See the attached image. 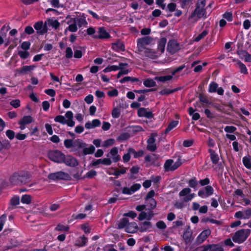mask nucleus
<instances>
[{"instance_id":"61","label":"nucleus","mask_w":251,"mask_h":251,"mask_svg":"<svg viewBox=\"0 0 251 251\" xmlns=\"http://www.w3.org/2000/svg\"><path fill=\"white\" fill-rule=\"evenodd\" d=\"M126 173V169L125 168H122L120 170H116L113 173V175L115 176L117 178L121 174H125Z\"/></svg>"},{"instance_id":"64","label":"nucleus","mask_w":251,"mask_h":251,"mask_svg":"<svg viewBox=\"0 0 251 251\" xmlns=\"http://www.w3.org/2000/svg\"><path fill=\"white\" fill-rule=\"evenodd\" d=\"M243 212L244 219H249L251 217V208H249Z\"/></svg>"},{"instance_id":"8","label":"nucleus","mask_w":251,"mask_h":251,"mask_svg":"<svg viewBox=\"0 0 251 251\" xmlns=\"http://www.w3.org/2000/svg\"><path fill=\"white\" fill-rule=\"evenodd\" d=\"M156 132L151 133L149 138L147 141V150L151 152L155 151L157 149V146L155 143V137L157 136Z\"/></svg>"},{"instance_id":"17","label":"nucleus","mask_w":251,"mask_h":251,"mask_svg":"<svg viewBox=\"0 0 251 251\" xmlns=\"http://www.w3.org/2000/svg\"><path fill=\"white\" fill-rule=\"evenodd\" d=\"M87 146V144L80 139H77L74 140L73 145V151H77Z\"/></svg>"},{"instance_id":"9","label":"nucleus","mask_w":251,"mask_h":251,"mask_svg":"<svg viewBox=\"0 0 251 251\" xmlns=\"http://www.w3.org/2000/svg\"><path fill=\"white\" fill-rule=\"evenodd\" d=\"M34 27L37 31V34L39 35H43L48 31L47 22L44 24L42 21H38L35 23Z\"/></svg>"},{"instance_id":"55","label":"nucleus","mask_w":251,"mask_h":251,"mask_svg":"<svg viewBox=\"0 0 251 251\" xmlns=\"http://www.w3.org/2000/svg\"><path fill=\"white\" fill-rule=\"evenodd\" d=\"M206 196L209 197L213 194L214 189L211 186H206L204 187Z\"/></svg>"},{"instance_id":"38","label":"nucleus","mask_w":251,"mask_h":251,"mask_svg":"<svg viewBox=\"0 0 251 251\" xmlns=\"http://www.w3.org/2000/svg\"><path fill=\"white\" fill-rule=\"evenodd\" d=\"M128 152L129 153H131V154H134V157L135 158H138L139 157L142 156L144 154V151L142 150H140L138 151H136L133 148H129L128 149Z\"/></svg>"},{"instance_id":"63","label":"nucleus","mask_w":251,"mask_h":251,"mask_svg":"<svg viewBox=\"0 0 251 251\" xmlns=\"http://www.w3.org/2000/svg\"><path fill=\"white\" fill-rule=\"evenodd\" d=\"M97 175V173L95 170H91L90 171H89L87 172L85 175V176L84 177H88L89 178H92L95 176Z\"/></svg>"},{"instance_id":"24","label":"nucleus","mask_w":251,"mask_h":251,"mask_svg":"<svg viewBox=\"0 0 251 251\" xmlns=\"http://www.w3.org/2000/svg\"><path fill=\"white\" fill-rule=\"evenodd\" d=\"M100 124L101 122L99 119H94L91 122L89 121L87 122L85 127L86 129H92L100 126Z\"/></svg>"},{"instance_id":"43","label":"nucleus","mask_w":251,"mask_h":251,"mask_svg":"<svg viewBox=\"0 0 251 251\" xmlns=\"http://www.w3.org/2000/svg\"><path fill=\"white\" fill-rule=\"evenodd\" d=\"M189 186L192 188L196 189L198 185V181L196 177H193L188 181Z\"/></svg>"},{"instance_id":"57","label":"nucleus","mask_w":251,"mask_h":251,"mask_svg":"<svg viewBox=\"0 0 251 251\" xmlns=\"http://www.w3.org/2000/svg\"><path fill=\"white\" fill-rule=\"evenodd\" d=\"M18 55L22 59H25L27 58L29 56V53L26 50H20L18 51Z\"/></svg>"},{"instance_id":"19","label":"nucleus","mask_w":251,"mask_h":251,"mask_svg":"<svg viewBox=\"0 0 251 251\" xmlns=\"http://www.w3.org/2000/svg\"><path fill=\"white\" fill-rule=\"evenodd\" d=\"M88 238L84 235L78 237L75 241V246L77 247H83L87 245Z\"/></svg>"},{"instance_id":"21","label":"nucleus","mask_w":251,"mask_h":251,"mask_svg":"<svg viewBox=\"0 0 251 251\" xmlns=\"http://www.w3.org/2000/svg\"><path fill=\"white\" fill-rule=\"evenodd\" d=\"M151 227V223L149 221H146L141 223L139 226H138V230L141 232L149 231Z\"/></svg>"},{"instance_id":"7","label":"nucleus","mask_w":251,"mask_h":251,"mask_svg":"<svg viewBox=\"0 0 251 251\" xmlns=\"http://www.w3.org/2000/svg\"><path fill=\"white\" fill-rule=\"evenodd\" d=\"M153 41V38L149 36H144L137 39V48L140 52H143L146 49V46L151 44Z\"/></svg>"},{"instance_id":"36","label":"nucleus","mask_w":251,"mask_h":251,"mask_svg":"<svg viewBox=\"0 0 251 251\" xmlns=\"http://www.w3.org/2000/svg\"><path fill=\"white\" fill-rule=\"evenodd\" d=\"M174 161L172 159H168L165 162L164 167L166 172L172 171V166Z\"/></svg>"},{"instance_id":"41","label":"nucleus","mask_w":251,"mask_h":251,"mask_svg":"<svg viewBox=\"0 0 251 251\" xmlns=\"http://www.w3.org/2000/svg\"><path fill=\"white\" fill-rule=\"evenodd\" d=\"M70 227L69 226H64L62 224H58L55 228V230L59 231L67 232L69 230Z\"/></svg>"},{"instance_id":"14","label":"nucleus","mask_w":251,"mask_h":251,"mask_svg":"<svg viewBox=\"0 0 251 251\" xmlns=\"http://www.w3.org/2000/svg\"><path fill=\"white\" fill-rule=\"evenodd\" d=\"M106 156L108 157H111L114 162H117L121 159V157L118 154V149L117 147L113 148Z\"/></svg>"},{"instance_id":"53","label":"nucleus","mask_w":251,"mask_h":251,"mask_svg":"<svg viewBox=\"0 0 251 251\" xmlns=\"http://www.w3.org/2000/svg\"><path fill=\"white\" fill-rule=\"evenodd\" d=\"M121 114L120 109L119 108H114L111 113V115L113 118H118L120 117Z\"/></svg>"},{"instance_id":"34","label":"nucleus","mask_w":251,"mask_h":251,"mask_svg":"<svg viewBox=\"0 0 251 251\" xmlns=\"http://www.w3.org/2000/svg\"><path fill=\"white\" fill-rule=\"evenodd\" d=\"M143 84L147 87H152L156 85L155 81L151 78L145 79L143 82Z\"/></svg>"},{"instance_id":"59","label":"nucleus","mask_w":251,"mask_h":251,"mask_svg":"<svg viewBox=\"0 0 251 251\" xmlns=\"http://www.w3.org/2000/svg\"><path fill=\"white\" fill-rule=\"evenodd\" d=\"M10 104L15 108H17L20 106L21 102L18 99L13 100L10 101Z\"/></svg>"},{"instance_id":"25","label":"nucleus","mask_w":251,"mask_h":251,"mask_svg":"<svg viewBox=\"0 0 251 251\" xmlns=\"http://www.w3.org/2000/svg\"><path fill=\"white\" fill-rule=\"evenodd\" d=\"M142 52L145 56L151 59H155L158 56L156 51L150 49L146 48Z\"/></svg>"},{"instance_id":"31","label":"nucleus","mask_w":251,"mask_h":251,"mask_svg":"<svg viewBox=\"0 0 251 251\" xmlns=\"http://www.w3.org/2000/svg\"><path fill=\"white\" fill-rule=\"evenodd\" d=\"M167 39L165 38L160 39L158 43V50L161 52H163L166 44Z\"/></svg>"},{"instance_id":"29","label":"nucleus","mask_w":251,"mask_h":251,"mask_svg":"<svg viewBox=\"0 0 251 251\" xmlns=\"http://www.w3.org/2000/svg\"><path fill=\"white\" fill-rule=\"evenodd\" d=\"M233 61H235L236 62V65H237L236 66H238L239 67V68L240 69L241 73L244 74L245 75L248 74L247 68L245 64H244L242 62H241L239 60L234 59Z\"/></svg>"},{"instance_id":"62","label":"nucleus","mask_w":251,"mask_h":251,"mask_svg":"<svg viewBox=\"0 0 251 251\" xmlns=\"http://www.w3.org/2000/svg\"><path fill=\"white\" fill-rule=\"evenodd\" d=\"M141 187V186L140 184L136 183V184L132 185L130 187V190L131 191V193L133 194L134 192H135L136 191H137V190H138L139 189H140Z\"/></svg>"},{"instance_id":"51","label":"nucleus","mask_w":251,"mask_h":251,"mask_svg":"<svg viewBox=\"0 0 251 251\" xmlns=\"http://www.w3.org/2000/svg\"><path fill=\"white\" fill-rule=\"evenodd\" d=\"M218 87V85L215 82H212L209 84L208 92L209 93H214Z\"/></svg>"},{"instance_id":"10","label":"nucleus","mask_w":251,"mask_h":251,"mask_svg":"<svg viewBox=\"0 0 251 251\" xmlns=\"http://www.w3.org/2000/svg\"><path fill=\"white\" fill-rule=\"evenodd\" d=\"M110 37L104 27H100L98 28V31L96 35H94L93 38L94 39H108Z\"/></svg>"},{"instance_id":"58","label":"nucleus","mask_w":251,"mask_h":251,"mask_svg":"<svg viewBox=\"0 0 251 251\" xmlns=\"http://www.w3.org/2000/svg\"><path fill=\"white\" fill-rule=\"evenodd\" d=\"M209 251H224V250L219 244H212V249Z\"/></svg>"},{"instance_id":"60","label":"nucleus","mask_w":251,"mask_h":251,"mask_svg":"<svg viewBox=\"0 0 251 251\" xmlns=\"http://www.w3.org/2000/svg\"><path fill=\"white\" fill-rule=\"evenodd\" d=\"M236 129V127L234 126H226L224 128L226 132L230 133H234Z\"/></svg>"},{"instance_id":"35","label":"nucleus","mask_w":251,"mask_h":251,"mask_svg":"<svg viewBox=\"0 0 251 251\" xmlns=\"http://www.w3.org/2000/svg\"><path fill=\"white\" fill-rule=\"evenodd\" d=\"M48 25L55 29H57L60 26V23L57 20L49 19L47 20Z\"/></svg>"},{"instance_id":"49","label":"nucleus","mask_w":251,"mask_h":251,"mask_svg":"<svg viewBox=\"0 0 251 251\" xmlns=\"http://www.w3.org/2000/svg\"><path fill=\"white\" fill-rule=\"evenodd\" d=\"M191 190L189 188H185L183 189L179 193V196L180 197H186L187 196H188L189 194L191 193Z\"/></svg>"},{"instance_id":"33","label":"nucleus","mask_w":251,"mask_h":251,"mask_svg":"<svg viewBox=\"0 0 251 251\" xmlns=\"http://www.w3.org/2000/svg\"><path fill=\"white\" fill-rule=\"evenodd\" d=\"M178 124V121H172L168 125V127L165 130L164 133L165 134H168L171 130H172L173 128L176 127L177 125Z\"/></svg>"},{"instance_id":"56","label":"nucleus","mask_w":251,"mask_h":251,"mask_svg":"<svg viewBox=\"0 0 251 251\" xmlns=\"http://www.w3.org/2000/svg\"><path fill=\"white\" fill-rule=\"evenodd\" d=\"M208 34V31L206 30L203 31L201 34H200L198 36H197L194 41L195 42H199L202 39H203L204 37H205Z\"/></svg>"},{"instance_id":"48","label":"nucleus","mask_w":251,"mask_h":251,"mask_svg":"<svg viewBox=\"0 0 251 251\" xmlns=\"http://www.w3.org/2000/svg\"><path fill=\"white\" fill-rule=\"evenodd\" d=\"M21 201L23 203L29 204L31 202V196L29 195H24L22 197Z\"/></svg>"},{"instance_id":"26","label":"nucleus","mask_w":251,"mask_h":251,"mask_svg":"<svg viewBox=\"0 0 251 251\" xmlns=\"http://www.w3.org/2000/svg\"><path fill=\"white\" fill-rule=\"evenodd\" d=\"M208 151L210 153V159L212 163L214 164H217L219 160L218 154L212 149H209Z\"/></svg>"},{"instance_id":"47","label":"nucleus","mask_w":251,"mask_h":251,"mask_svg":"<svg viewBox=\"0 0 251 251\" xmlns=\"http://www.w3.org/2000/svg\"><path fill=\"white\" fill-rule=\"evenodd\" d=\"M115 142V141L114 139H108L106 140H105L103 142L102 146L104 148H108L109 147L113 146Z\"/></svg>"},{"instance_id":"54","label":"nucleus","mask_w":251,"mask_h":251,"mask_svg":"<svg viewBox=\"0 0 251 251\" xmlns=\"http://www.w3.org/2000/svg\"><path fill=\"white\" fill-rule=\"evenodd\" d=\"M74 141L72 139H65L64 141V144L65 147L67 149H70L73 148Z\"/></svg>"},{"instance_id":"44","label":"nucleus","mask_w":251,"mask_h":251,"mask_svg":"<svg viewBox=\"0 0 251 251\" xmlns=\"http://www.w3.org/2000/svg\"><path fill=\"white\" fill-rule=\"evenodd\" d=\"M130 137V135L128 133L125 132L121 134L117 138V140L119 142H122L125 140H127Z\"/></svg>"},{"instance_id":"45","label":"nucleus","mask_w":251,"mask_h":251,"mask_svg":"<svg viewBox=\"0 0 251 251\" xmlns=\"http://www.w3.org/2000/svg\"><path fill=\"white\" fill-rule=\"evenodd\" d=\"M193 4V0H181V6L182 8H188Z\"/></svg>"},{"instance_id":"28","label":"nucleus","mask_w":251,"mask_h":251,"mask_svg":"<svg viewBox=\"0 0 251 251\" xmlns=\"http://www.w3.org/2000/svg\"><path fill=\"white\" fill-rule=\"evenodd\" d=\"M35 68V66L34 65L24 66L18 70V72L20 74L24 75L33 70Z\"/></svg>"},{"instance_id":"30","label":"nucleus","mask_w":251,"mask_h":251,"mask_svg":"<svg viewBox=\"0 0 251 251\" xmlns=\"http://www.w3.org/2000/svg\"><path fill=\"white\" fill-rule=\"evenodd\" d=\"M173 78L172 75H167L165 76H157L154 77V80L161 82H165L172 80Z\"/></svg>"},{"instance_id":"2","label":"nucleus","mask_w":251,"mask_h":251,"mask_svg":"<svg viewBox=\"0 0 251 251\" xmlns=\"http://www.w3.org/2000/svg\"><path fill=\"white\" fill-rule=\"evenodd\" d=\"M205 5L206 0H198L196 4V8L190 16V18H197L198 19L202 18H206Z\"/></svg>"},{"instance_id":"18","label":"nucleus","mask_w":251,"mask_h":251,"mask_svg":"<svg viewBox=\"0 0 251 251\" xmlns=\"http://www.w3.org/2000/svg\"><path fill=\"white\" fill-rule=\"evenodd\" d=\"M192 234L193 232L190 229V227L188 226L182 236L183 239L186 244H188L191 242L193 239Z\"/></svg>"},{"instance_id":"46","label":"nucleus","mask_w":251,"mask_h":251,"mask_svg":"<svg viewBox=\"0 0 251 251\" xmlns=\"http://www.w3.org/2000/svg\"><path fill=\"white\" fill-rule=\"evenodd\" d=\"M178 89L170 90L169 89H164L159 92L161 95H168L177 91Z\"/></svg>"},{"instance_id":"52","label":"nucleus","mask_w":251,"mask_h":251,"mask_svg":"<svg viewBox=\"0 0 251 251\" xmlns=\"http://www.w3.org/2000/svg\"><path fill=\"white\" fill-rule=\"evenodd\" d=\"M119 70V68H118V66L116 65H112V66H108L106 67L104 70L103 72L104 73H108L111 71H115Z\"/></svg>"},{"instance_id":"15","label":"nucleus","mask_w":251,"mask_h":251,"mask_svg":"<svg viewBox=\"0 0 251 251\" xmlns=\"http://www.w3.org/2000/svg\"><path fill=\"white\" fill-rule=\"evenodd\" d=\"M138 116L140 117H144L147 118H152L153 117L154 114L151 111L147 108L144 107L140 108L138 110Z\"/></svg>"},{"instance_id":"5","label":"nucleus","mask_w":251,"mask_h":251,"mask_svg":"<svg viewBox=\"0 0 251 251\" xmlns=\"http://www.w3.org/2000/svg\"><path fill=\"white\" fill-rule=\"evenodd\" d=\"M48 178L49 179L54 181H57L59 180H71V176L68 173L62 171H59L53 173H50L49 174Z\"/></svg>"},{"instance_id":"27","label":"nucleus","mask_w":251,"mask_h":251,"mask_svg":"<svg viewBox=\"0 0 251 251\" xmlns=\"http://www.w3.org/2000/svg\"><path fill=\"white\" fill-rule=\"evenodd\" d=\"M112 49L117 51L125 50V45L121 41H118L116 43H113L112 45Z\"/></svg>"},{"instance_id":"32","label":"nucleus","mask_w":251,"mask_h":251,"mask_svg":"<svg viewBox=\"0 0 251 251\" xmlns=\"http://www.w3.org/2000/svg\"><path fill=\"white\" fill-rule=\"evenodd\" d=\"M129 223V220L127 218H123L121 219L118 224V227L119 229L126 228Z\"/></svg>"},{"instance_id":"50","label":"nucleus","mask_w":251,"mask_h":251,"mask_svg":"<svg viewBox=\"0 0 251 251\" xmlns=\"http://www.w3.org/2000/svg\"><path fill=\"white\" fill-rule=\"evenodd\" d=\"M138 81V79L135 77L130 76H125L120 80V83H124L127 81L136 82Z\"/></svg>"},{"instance_id":"13","label":"nucleus","mask_w":251,"mask_h":251,"mask_svg":"<svg viewBox=\"0 0 251 251\" xmlns=\"http://www.w3.org/2000/svg\"><path fill=\"white\" fill-rule=\"evenodd\" d=\"M211 233L209 229H206L202 231L197 237L196 241L198 244H200L203 243Z\"/></svg>"},{"instance_id":"40","label":"nucleus","mask_w":251,"mask_h":251,"mask_svg":"<svg viewBox=\"0 0 251 251\" xmlns=\"http://www.w3.org/2000/svg\"><path fill=\"white\" fill-rule=\"evenodd\" d=\"M146 201H147V206L150 207V210H152L156 207V201L155 199H149V200Z\"/></svg>"},{"instance_id":"22","label":"nucleus","mask_w":251,"mask_h":251,"mask_svg":"<svg viewBox=\"0 0 251 251\" xmlns=\"http://www.w3.org/2000/svg\"><path fill=\"white\" fill-rule=\"evenodd\" d=\"M154 214L153 211L151 210H149L148 212L142 211L139 215L138 219L142 221L145 219H147L149 220H151Z\"/></svg>"},{"instance_id":"1","label":"nucleus","mask_w":251,"mask_h":251,"mask_svg":"<svg viewBox=\"0 0 251 251\" xmlns=\"http://www.w3.org/2000/svg\"><path fill=\"white\" fill-rule=\"evenodd\" d=\"M31 178V175L28 171H20L14 172L9 177V181L12 185L22 186L29 183Z\"/></svg>"},{"instance_id":"23","label":"nucleus","mask_w":251,"mask_h":251,"mask_svg":"<svg viewBox=\"0 0 251 251\" xmlns=\"http://www.w3.org/2000/svg\"><path fill=\"white\" fill-rule=\"evenodd\" d=\"M125 230L126 232L130 233H135L138 230V226L136 223L131 222L128 223L127 225Z\"/></svg>"},{"instance_id":"16","label":"nucleus","mask_w":251,"mask_h":251,"mask_svg":"<svg viewBox=\"0 0 251 251\" xmlns=\"http://www.w3.org/2000/svg\"><path fill=\"white\" fill-rule=\"evenodd\" d=\"M71 22H75L79 27L82 26H86L88 25V23L86 20V16L83 14L79 18H71Z\"/></svg>"},{"instance_id":"4","label":"nucleus","mask_w":251,"mask_h":251,"mask_svg":"<svg viewBox=\"0 0 251 251\" xmlns=\"http://www.w3.org/2000/svg\"><path fill=\"white\" fill-rule=\"evenodd\" d=\"M251 232L250 229H241L237 231L232 236V240L235 243H243L249 236Z\"/></svg>"},{"instance_id":"6","label":"nucleus","mask_w":251,"mask_h":251,"mask_svg":"<svg viewBox=\"0 0 251 251\" xmlns=\"http://www.w3.org/2000/svg\"><path fill=\"white\" fill-rule=\"evenodd\" d=\"M48 156L50 160L58 163H63V159H64V154L58 150L49 151Z\"/></svg>"},{"instance_id":"3","label":"nucleus","mask_w":251,"mask_h":251,"mask_svg":"<svg viewBox=\"0 0 251 251\" xmlns=\"http://www.w3.org/2000/svg\"><path fill=\"white\" fill-rule=\"evenodd\" d=\"M73 112L71 111H68L65 114V117L62 115H58L55 117L54 121L63 125L67 124L69 126L73 127L75 124V122L73 120Z\"/></svg>"},{"instance_id":"20","label":"nucleus","mask_w":251,"mask_h":251,"mask_svg":"<svg viewBox=\"0 0 251 251\" xmlns=\"http://www.w3.org/2000/svg\"><path fill=\"white\" fill-rule=\"evenodd\" d=\"M67 24H69V25L65 29L64 34L65 35L67 34L68 31L72 32H75L77 31V24L75 22H71V18L68 21Z\"/></svg>"},{"instance_id":"42","label":"nucleus","mask_w":251,"mask_h":251,"mask_svg":"<svg viewBox=\"0 0 251 251\" xmlns=\"http://www.w3.org/2000/svg\"><path fill=\"white\" fill-rule=\"evenodd\" d=\"M20 121L23 125H27L33 122V118L30 116H25Z\"/></svg>"},{"instance_id":"37","label":"nucleus","mask_w":251,"mask_h":251,"mask_svg":"<svg viewBox=\"0 0 251 251\" xmlns=\"http://www.w3.org/2000/svg\"><path fill=\"white\" fill-rule=\"evenodd\" d=\"M243 163L248 169H251V157L250 156H244L243 158Z\"/></svg>"},{"instance_id":"39","label":"nucleus","mask_w":251,"mask_h":251,"mask_svg":"<svg viewBox=\"0 0 251 251\" xmlns=\"http://www.w3.org/2000/svg\"><path fill=\"white\" fill-rule=\"evenodd\" d=\"M95 148L93 146L91 145L89 147L86 148V147L83 148V153L84 155L92 154L94 152Z\"/></svg>"},{"instance_id":"12","label":"nucleus","mask_w":251,"mask_h":251,"mask_svg":"<svg viewBox=\"0 0 251 251\" xmlns=\"http://www.w3.org/2000/svg\"><path fill=\"white\" fill-rule=\"evenodd\" d=\"M63 163H64L67 166L75 167L78 165V162L77 159L71 155L65 156L64 154V159Z\"/></svg>"},{"instance_id":"11","label":"nucleus","mask_w":251,"mask_h":251,"mask_svg":"<svg viewBox=\"0 0 251 251\" xmlns=\"http://www.w3.org/2000/svg\"><path fill=\"white\" fill-rule=\"evenodd\" d=\"M180 49L179 44L175 40L169 41L167 47V51L171 54H174Z\"/></svg>"}]
</instances>
